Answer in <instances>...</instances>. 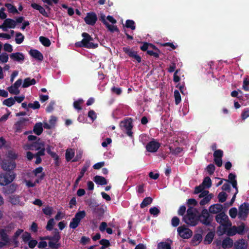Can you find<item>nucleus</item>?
<instances>
[{
	"label": "nucleus",
	"instance_id": "1",
	"mask_svg": "<svg viewBox=\"0 0 249 249\" xmlns=\"http://www.w3.org/2000/svg\"><path fill=\"white\" fill-rule=\"evenodd\" d=\"M216 221L223 226L221 230V226L217 228V232L221 235L226 233L227 227L231 226V223L229 221L228 216L224 213L221 212L215 216Z\"/></svg>",
	"mask_w": 249,
	"mask_h": 249
},
{
	"label": "nucleus",
	"instance_id": "2",
	"mask_svg": "<svg viewBox=\"0 0 249 249\" xmlns=\"http://www.w3.org/2000/svg\"><path fill=\"white\" fill-rule=\"evenodd\" d=\"M83 39L77 42L75 45L79 47H84L87 49H95L98 47V44L94 42V39L88 33L84 32L82 34Z\"/></svg>",
	"mask_w": 249,
	"mask_h": 249
},
{
	"label": "nucleus",
	"instance_id": "3",
	"mask_svg": "<svg viewBox=\"0 0 249 249\" xmlns=\"http://www.w3.org/2000/svg\"><path fill=\"white\" fill-rule=\"evenodd\" d=\"M61 239V235L58 229H55L53 236H44L42 240H48L49 247L52 249H58L61 247V244L59 243Z\"/></svg>",
	"mask_w": 249,
	"mask_h": 249
},
{
	"label": "nucleus",
	"instance_id": "4",
	"mask_svg": "<svg viewBox=\"0 0 249 249\" xmlns=\"http://www.w3.org/2000/svg\"><path fill=\"white\" fill-rule=\"evenodd\" d=\"M198 215V220L202 224L206 226L211 225L213 220V216L210 214V212L206 209L204 208Z\"/></svg>",
	"mask_w": 249,
	"mask_h": 249
},
{
	"label": "nucleus",
	"instance_id": "5",
	"mask_svg": "<svg viewBox=\"0 0 249 249\" xmlns=\"http://www.w3.org/2000/svg\"><path fill=\"white\" fill-rule=\"evenodd\" d=\"M16 176L14 172H5L0 174V185L6 186L11 183Z\"/></svg>",
	"mask_w": 249,
	"mask_h": 249
},
{
	"label": "nucleus",
	"instance_id": "6",
	"mask_svg": "<svg viewBox=\"0 0 249 249\" xmlns=\"http://www.w3.org/2000/svg\"><path fill=\"white\" fill-rule=\"evenodd\" d=\"M120 125L122 128L125 129L128 136L130 137L132 136L133 132H132V129L133 128V125L132 119L131 118H130L122 121Z\"/></svg>",
	"mask_w": 249,
	"mask_h": 249
},
{
	"label": "nucleus",
	"instance_id": "7",
	"mask_svg": "<svg viewBox=\"0 0 249 249\" xmlns=\"http://www.w3.org/2000/svg\"><path fill=\"white\" fill-rule=\"evenodd\" d=\"M183 220L189 226H195L199 222L198 215H197L196 213L189 215H184L183 217Z\"/></svg>",
	"mask_w": 249,
	"mask_h": 249
},
{
	"label": "nucleus",
	"instance_id": "8",
	"mask_svg": "<svg viewBox=\"0 0 249 249\" xmlns=\"http://www.w3.org/2000/svg\"><path fill=\"white\" fill-rule=\"evenodd\" d=\"M249 213V204L244 202L239 207L238 217L245 220Z\"/></svg>",
	"mask_w": 249,
	"mask_h": 249
},
{
	"label": "nucleus",
	"instance_id": "9",
	"mask_svg": "<svg viewBox=\"0 0 249 249\" xmlns=\"http://www.w3.org/2000/svg\"><path fill=\"white\" fill-rule=\"evenodd\" d=\"M178 232L179 236L184 239H188L193 235L192 231L183 225L178 228Z\"/></svg>",
	"mask_w": 249,
	"mask_h": 249
},
{
	"label": "nucleus",
	"instance_id": "10",
	"mask_svg": "<svg viewBox=\"0 0 249 249\" xmlns=\"http://www.w3.org/2000/svg\"><path fill=\"white\" fill-rule=\"evenodd\" d=\"M123 51L130 57L135 60L138 63L141 62L142 58L139 55L137 54V52L133 51L132 49H130L128 47H123Z\"/></svg>",
	"mask_w": 249,
	"mask_h": 249
},
{
	"label": "nucleus",
	"instance_id": "11",
	"mask_svg": "<svg viewBox=\"0 0 249 249\" xmlns=\"http://www.w3.org/2000/svg\"><path fill=\"white\" fill-rule=\"evenodd\" d=\"M16 26V21L11 18H6L2 25H0V29L6 32L8 30V28L14 29Z\"/></svg>",
	"mask_w": 249,
	"mask_h": 249
},
{
	"label": "nucleus",
	"instance_id": "12",
	"mask_svg": "<svg viewBox=\"0 0 249 249\" xmlns=\"http://www.w3.org/2000/svg\"><path fill=\"white\" fill-rule=\"evenodd\" d=\"M97 19V15L94 12L88 13L84 18L86 23L91 26L94 25Z\"/></svg>",
	"mask_w": 249,
	"mask_h": 249
},
{
	"label": "nucleus",
	"instance_id": "13",
	"mask_svg": "<svg viewBox=\"0 0 249 249\" xmlns=\"http://www.w3.org/2000/svg\"><path fill=\"white\" fill-rule=\"evenodd\" d=\"M16 163L14 160H4L2 163V168L6 172H14L16 167Z\"/></svg>",
	"mask_w": 249,
	"mask_h": 249
},
{
	"label": "nucleus",
	"instance_id": "14",
	"mask_svg": "<svg viewBox=\"0 0 249 249\" xmlns=\"http://www.w3.org/2000/svg\"><path fill=\"white\" fill-rule=\"evenodd\" d=\"M160 146V143L155 140L149 142L146 145V149L148 152L154 153L157 151Z\"/></svg>",
	"mask_w": 249,
	"mask_h": 249
},
{
	"label": "nucleus",
	"instance_id": "15",
	"mask_svg": "<svg viewBox=\"0 0 249 249\" xmlns=\"http://www.w3.org/2000/svg\"><path fill=\"white\" fill-rule=\"evenodd\" d=\"M17 188V184L13 183L9 185H7L3 187L2 189V192L5 195L12 194L16 192Z\"/></svg>",
	"mask_w": 249,
	"mask_h": 249
},
{
	"label": "nucleus",
	"instance_id": "16",
	"mask_svg": "<svg viewBox=\"0 0 249 249\" xmlns=\"http://www.w3.org/2000/svg\"><path fill=\"white\" fill-rule=\"evenodd\" d=\"M92 212L94 217H96L97 219H101L103 217L105 213L103 207L100 206L99 205L93 209Z\"/></svg>",
	"mask_w": 249,
	"mask_h": 249
},
{
	"label": "nucleus",
	"instance_id": "17",
	"mask_svg": "<svg viewBox=\"0 0 249 249\" xmlns=\"http://www.w3.org/2000/svg\"><path fill=\"white\" fill-rule=\"evenodd\" d=\"M10 57L14 61H16L19 63H22L25 59L24 55L21 53H15L10 54Z\"/></svg>",
	"mask_w": 249,
	"mask_h": 249
},
{
	"label": "nucleus",
	"instance_id": "18",
	"mask_svg": "<svg viewBox=\"0 0 249 249\" xmlns=\"http://www.w3.org/2000/svg\"><path fill=\"white\" fill-rule=\"evenodd\" d=\"M44 146V142L40 141V139L39 138H38V139L32 142L30 145H29V149L31 150H39L41 148V147Z\"/></svg>",
	"mask_w": 249,
	"mask_h": 249
},
{
	"label": "nucleus",
	"instance_id": "19",
	"mask_svg": "<svg viewBox=\"0 0 249 249\" xmlns=\"http://www.w3.org/2000/svg\"><path fill=\"white\" fill-rule=\"evenodd\" d=\"M0 239L1 242L6 245L10 243V238L6 233V230L4 229H0Z\"/></svg>",
	"mask_w": 249,
	"mask_h": 249
},
{
	"label": "nucleus",
	"instance_id": "20",
	"mask_svg": "<svg viewBox=\"0 0 249 249\" xmlns=\"http://www.w3.org/2000/svg\"><path fill=\"white\" fill-rule=\"evenodd\" d=\"M29 54L34 58L38 61H42L43 59V54L37 50H30V51H29Z\"/></svg>",
	"mask_w": 249,
	"mask_h": 249
},
{
	"label": "nucleus",
	"instance_id": "21",
	"mask_svg": "<svg viewBox=\"0 0 249 249\" xmlns=\"http://www.w3.org/2000/svg\"><path fill=\"white\" fill-rule=\"evenodd\" d=\"M234 247L236 249H247L248 243L244 239H239L234 243Z\"/></svg>",
	"mask_w": 249,
	"mask_h": 249
},
{
	"label": "nucleus",
	"instance_id": "22",
	"mask_svg": "<svg viewBox=\"0 0 249 249\" xmlns=\"http://www.w3.org/2000/svg\"><path fill=\"white\" fill-rule=\"evenodd\" d=\"M24 232L23 230L18 229L14 233L12 236V241L15 245V247H17L19 245V242L18 241V237L21 235L22 233Z\"/></svg>",
	"mask_w": 249,
	"mask_h": 249
},
{
	"label": "nucleus",
	"instance_id": "23",
	"mask_svg": "<svg viewBox=\"0 0 249 249\" xmlns=\"http://www.w3.org/2000/svg\"><path fill=\"white\" fill-rule=\"evenodd\" d=\"M223 209L222 205L217 203L213 205H211L209 207V212L211 213H220V212Z\"/></svg>",
	"mask_w": 249,
	"mask_h": 249
},
{
	"label": "nucleus",
	"instance_id": "24",
	"mask_svg": "<svg viewBox=\"0 0 249 249\" xmlns=\"http://www.w3.org/2000/svg\"><path fill=\"white\" fill-rule=\"evenodd\" d=\"M31 7L36 9L38 10L39 13L45 17H48L49 15L47 13V12L45 11V9L44 7L41 6V5L36 3H33L31 5Z\"/></svg>",
	"mask_w": 249,
	"mask_h": 249
},
{
	"label": "nucleus",
	"instance_id": "25",
	"mask_svg": "<svg viewBox=\"0 0 249 249\" xmlns=\"http://www.w3.org/2000/svg\"><path fill=\"white\" fill-rule=\"evenodd\" d=\"M89 167V165H85L81 169L79 174L78 176V177L75 180L74 184V187H76L78 185V183L80 181V180L81 179L82 177L84 176L85 172L88 170V168Z\"/></svg>",
	"mask_w": 249,
	"mask_h": 249
},
{
	"label": "nucleus",
	"instance_id": "26",
	"mask_svg": "<svg viewBox=\"0 0 249 249\" xmlns=\"http://www.w3.org/2000/svg\"><path fill=\"white\" fill-rule=\"evenodd\" d=\"M233 242L232 239L230 237H226L222 242V247L223 249L231 248L232 247Z\"/></svg>",
	"mask_w": 249,
	"mask_h": 249
},
{
	"label": "nucleus",
	"instance_id": "27",
	"mask_svg": "<svg viewBox=\"0 0 249 249\" xmlns=\"http://www.w3.org/2000/svg\"><path fill=\"white\" fill-rule=\"evenodd\" d=\"M94 181L98 185H105L107 183V179L103 177L96 176L94 177Z\"/></svg>",
	"mask_w": 249,
	"mask_h": 249
},
{
	"label": "nucleus",
	"instance_id": "28",
	"mask_svg": "<svg viewBox=\"0 0 249 249\" xmlns=\"http://www.w3.org/2000/svg\"><path fill=\"white\" fill-rule=\"evenodd\" d=\"M202 240V235L200 233H196L192 239V244L193 246L198 245Z\"/></svg>",
	"mask_w": 249,
	"mask_h": 249
},
{
	"label": "nucleus",
	"instance_id": "29",
	"mask_svg": "<svg viewBox=\"0 0 249 249\" xmlns=\"http://www.w3.org/2000/svg\"><path fill=\"white\" fill-rule=\"evenodd\" d=\"M42 124L40 122L36 123L34 126L33 131L37 135H40L43 132Z\"/></svg>",
	"mask_w": 249,
	"mask_h": 249
},
{
	"label": "nucleus",
	"instance_id": "30",
	"mask_svg": "<svg viewBox=\"0 0 249 249\" xmlns=\"http://www.w3.org/2000/svg\"><path fill=\"white\" fill-rule=\"evenodd\" d=\"M36 83V80L35 79H31L30 77L26 78L23 81L22 84L23 88H27L31 85H35Z\"/></svg>",
	"mask_w": 249,
	"mask_h": 249
},
{
	"label": "nucleus",
	"instance_id": "31",
	"mask_svg": "<svg viewBox=\"0 0 249 249\" xmlns=\"http://www.w3.org/2000/svg\"><path fill=\"white\" fill-rule=\"evenodd\" d=\"M214 231H210L206 235L204 239L205 244H210L214 238Z\"/></svg>",
	"mask_w": 249,
	"mask_h": 249
},
{
	"label": "nucleus",
	"instance_id": "32",
	"mask_svg": "<svg viewBox=\"0 0 249 249\" xmlns=\"http://www.w3.org/2000/svg\"><path fill=\"white\" fill-rule=\"evenodd\" d=\"M160 51L155 46V49H151L147 50L146 53L150 56H153L155 58L159 57Z\"/></svg>",
	"mask_w": 249,
	"mask_h": 249
},
{
	"label": "nucleus",
	"instance_id": "33",
	"mask_svg": "<svg viewBox=\"0 0 249 249\" xmlns=\"http://www.w3.org/2000/svg\"><path fill=\"white\" fill-rule=\"evenodd\" d=\"M9 201L14 205L18 204L20 202L19 196L18 195H11L9 196Z\"/></svg>",
	"mask_w": 249,
	"mask_h": 249
},
{
	"label": "nucleus",
	"instance_id": "34",
	"mask_svg": "<svg viewBox=\"0 0 249 249\" xmlns=\"http://www.w3.org/2000/svg\"><path fill=\"white\" fill-rule=\"evenodd\" d=\"M74 156V152L72 149H68L65 153L66 160L67 161L71 160Z\"/></svg>",
	"mask_w": 249,
	"mask_h": 249
},
{
	"label": "nucleus",
	"instance_id": "35",
	"mask_svg": "<svg viewBox=\"0 0 249 249\" xmlns=\"http://www.w3.org/2000/svg\"><path fill=\"white\" fill-rule=\"evenodd\" d=\"M152 201L153 199L151 197H146L141 203L140 207L142 209L145 208L148 205L150 204L152 202Z\"/></svg>",
	"mask_w": 249,
	"mask_h": 249
},
{
	"label": "nucleus",
	"instance_id": "36",
	"mask_svg": "<svg viewBox=\"0 0 249 249\" xmlns=\"http://www.w3.org/2000/svg\"><path fill=\"white\" fill-rule=\"evenodd\" d=\"M86 203L92 210L99 205L94 199H88Z\"/></svg>",
	"mask_w": 249,
	"mask_h": 249
},
{
	"label": "nucleus",
	"instance_id": "37",
	"mask_svg": "<svg viewBox=\"0 0 249 249\" xmlns=\"http://www.w3.org/2000/svg\"><path fill=\"white\" fill-rule=\"evenodd\" d=\"M39 41L45 47H49L51 45V42L48 38L41 36L39 37Z\"/></svg>",
	"mask_w": 249,
	"mask_h": 249
},
{
	"label": "nucleus",
	"instance_id": "38",
	"mask_svg": "<svg viewBox=\"0 0 249 249\" xmlns=\"http://www.w3.org/2000/svg\"><path fill=\"white\" fill-rule=\"evenodd\" d=\"M140 49L143 52H147L149 49H155V45L151 43L144 42L143 44L141 46Z\"/></svg>",
	"mask_w": 249,
	"mask_h": 249
},
{
	"label": "nucleus",
	"instance_id": "39",
	"mask_svg": "<svg viewBox=\"0 0 249 249\" xmlns=\"http://www.w3.org/2000/svg\"><path fill=\"white\" fill-rule=\"evenodd\" d=\"M5 6L8 9V12L13 14H18L16 7L10 3H5Z\"/></svg>",
	"mask_w": 249,
	"mask_h": 249
},
{
	"label": "nucleus",
	"instance_id": "40",
	"mask_svg": "<svg viewBox=\"0 0 249 249\" xmlns=\"http://www.w3.org/2000/svg\"><path fill=\"white\" fill-rule=\"evenodd\" d=\"M202 185L204 188H210L212 186V181L210 177H206L204 178Z\"/></svg>",
	"mask_w": 249,
	"mask_h": 249
},
{
	"label": "nucleus",
	"instance_id": "41",
	"mask_svg": "<svg viewBox=\"0 0 249 249\" xmlns=\"http://www.w3.org/2000/svg\"><path fill=\"white\" fill-rule=\"evenodd\" d=\"M83 102L84 100L82 98L78 99L77 101L73 102V107L78 111L82 110V108L80 105L83 103Z\"/></svg>",
	"mask_w": 249,
	"mask_h": 249
},
{
	"label": "nucleus",
	"instance_id": "42",
	"mask_svg": "<svg viewBox=\"0 0 249 249\" xmlns=\"http://www.w3.org/2000/svg\"><path fill=\"white\" fill-rule=\"evenodd\" d=\"M171 243L166 242H161L158 244L159 249H171Z\"/></svg>",
	"mask_w": 249,
	"mask_h": 249
},
{
	"label": "nucleus",
	"instance_id": "43",
	"mask_svg": "<svg viewBox=\"0 0 249 249\" xmlns=\"http://www.w3.org/2000/svg\"><path fill=\"white\" fill-rule=\"evenodd\" d=\"M226 232L227 233V234L230 236L235 235L237 233L236 226H233V227L229 228H228V227H227Z\"/></svg>",
	"mask_w": 249,
	"mask_h": 249
},
{
	"label": "nucleus",
	"instance_id": "44",
	"mask_svg": "<svg viewBox=\"0 0 249 249\" xmlns=\"http://www.w3.org/2000/svg\"><path fill=\"white\" fill-rule=\"evenodd\" d=\"M24 36L20 32L16 33L15 41L17 44H20L22 43L24 40Z\"/></svg>",
	"mask_w": 249,
	"mask_h": 249
},
{
	"label": "nucleus",
	"instance_id": "45",
	"mask_svg": "<svg viewBox=\"0 0 249 249\" xmlns=\"http://www.w3.org/2000/svg\"><path fill=\"white\" fill-rule=\"evenodd\" d=\"M15 103V100L14 98L10 97L4 100L3 102V104L8 107H10Z\"/></svg>",
	"mask_w": 249,
	"mask_h": 249
},
{
	"label": "nucleus",
	"instance_id": "46",
	"mask_svg": "<svg viewBox=\"0 0 249 249\" xmlns=\"http://www.w3.org/2000/svg\"><path fill=\"white\" fill-rule=\"evenodd\" d=\"M86 216V212L85 211H81L77 212L74 216V217H75L76 219H77L80 222L81 221V219L84 218Z\"/></svg>",
	"mask_w": 249,
	"mask_h": 249
},
{
	"label": "nucleus",
	"instance_id": "47",
	"mask_svg": "<svg viewBox=\"0 0 249 249\" xmlns=\"http://www.w3.org/2000/svg\"><path fill=\"white\" fill-rule=\"evenodd\" d=\"M135 22L133 20L127 19L125 21V27L127 28H130L132 30H134L136 28L135 25Z\"/></svg>",
	"mask_w": 249,
	"mask_h": 249
},
{
	"label": "nucleus",
	"instance_id": "48",
	"mask_svg": "<svg viewBox=\"0 0 249 249\" xmlns=\"http://www.w3.org/2000/svg\"><path fill=\"white\" fill-rule=\"evenodd\" d=\"M228 195L225 192H221L218 195V199L219 202L221 203L224 202L227 198Z\"/></svg>",
	"mask_w": 249,
	"mask_h": 249
},
{
	"label": "nucleus",
	"instance_id": "49",
	"mask_svg": "<svg viewBox=\"0 0 249 249\" xmlns=\"http://www.w3.org/2000/svg\"><path fill=\"white\" fill-rule=\"evenodd\" d=\"M80 221L73 217L70 223V227L72 229H75L79 225Z\"/></svg>",
	"mask_w": 249,
	"mask_h": 249
},
{
	"label": "nucleus",
	"instance_id": "50",
	"mask_svg": "<svg viewBox=\"0 0 249 249\" xmlns=\"http://www.w3.org/2000/svg\"><path fill=\"white\" fill-rule=\"evenodd\" d=\"M55 224V222L54 221L53 218H51L50 219L47 224V225L46 226V229L47 231H51L53 229V227Z\"/></svg>",
	"mask_w": 249,
	"mask_h": 249
},
{
	"label": "nucleus",
	"instance_id": "51",
	"mask_svg": "<svg viewBox=\"0 0 249 249\" xmlns=\"http://www.w3.org/2000/svg\"><path fill=\"white\" fill-rule=\"evenodd\" d=\"M21 235V238H22V241L25 243H26V242H28L29 241H30L31 239V234L27 231H25Z\"/></svg>",
	"mask_w": 249,
	"mask_h": 249
},
{
	"label": "nucleus",
	"instance_id": "52",
	"mask_svg": "<svg viewBox=\"0 0 249 249\" xmlns=\"http://www.w3.org/2000/svg\"><path fill=\"white\" fill-rule=\"evenodd\" d=\"M212 194H210L208 196H205L199 202V204L201 206H204L207 204L212 199Z\"/></svg>",
	"mask_w": 249,
	"mask_h": 249
},
{
	"label": "nucleus",
	"instance_id": "53",
	"mask_svg": "<svg viewBox=\"0 0 249 249\" xmlns=\"http://www.w3.org/2000/svg\"><path fill=\"white\" fill-rule=\"evenodd\" d=\"M100 244L102 245L101 247V249H105L106 248L110 246L109 241L105 239H103L100 241Z\"/></svg>",
	"mask_w": 249,
	"mask_h": 249
},
{
	"label": "nucleus",
	"instance_id": "54",
	"mask_svg": "<svg viewBox=\"0 0 249 249\" xmlns=\"http://www.w3.org/2000/svg\"><path fill=\"white\" fill-rule=\"evenodd\" d=\"M53 211V208L48 205L42 209V212L43 213L46 215L49 216H50L52 214Z\"/></svg>",
	"mask_w": 249,
	"mask_h": 249
},
{
	"label": "nucleus",
	"instance_id": "55",
	"mask_svg": "<svg viewBox=\"0 0 249 249\" xmlns=\"http://www.w3.org/2000/svg\"><path fill=\"white\" fill-rule=\"evenodd\" d=\"M174 97L175 99V103L178 105L181 101V96L178 90L174 91Z\"/></svg>",
	"mask_w": 249,
	"mask_h": 249
},
{
	"label": "nucleus",
	"instance_id": "56",
	"mask_svg": "<svg viewBox=\"0 0 249 249\" xmlns=\"http://www.w3.org/2000/svg\"><path fill=\"white\" fill-rule=\"evenodd\" d=\"M23 121H19L15 124L16 131L20 132L23 127Z\"/></svg>",
	"mask_w": 249,
	"mask_h": 249
},
{
	"label": "nucleus",
	"instance_id": "57",
	"mask_svg": "<svg viewBox=\"0 0 249 249\" xmlns=\"http://www.w3.org/2000/svg\"><path fill=\"white\" fill-rule=\"evenodd\" d=\"M106 26L108 29V30L112 33L114 32H118L119 31L116 26L110 25L108 23H107Z\"/></svg>",
	"mask_w": 249,
	"mask_h": 249
},
{
	"label": "nucleus",
	"instance_id": "58",
	"mask_svg": "<svg viewBox=\"0 0 249 249\" xmlns=\"http://www.w3.org/2000/svg\"><path fill=\"white\" fill-rule=\"evenodd\" d=\"M242 88L245 91H249V79L247 78L244 79Z\"/></svg>",
	"mask_w": 249,
	"mask_h": 249
},
{
	"label": "nucleus",
	"instance_id": "59",
	"mask_svg": "<svg viewBox=\"0 0 249 249\" xmlns=\"http://www.w3.org/2000/svg\"><path fill=\"white\" fill-rule=\"evenodd\" d=\"M149 213L154 216H157L160 213V211L157 207H154L149 209Z\"/></svg>",
	"mask_w": 249,
	"mask_h": 249
},
{
	"label": "nucleus",
	"instance_id": "60",
	"mask_svg": "<svg viewBox=\"0 0 249 249\" xmlns=\"http://www.w3.org/2000/svg\"><path fill=\"white\" fill-rule=\"evenodd\" d=\"M8 60V55L6 53H2L0 54V62L6 63Z\"/></svg>",
	"mask_w": 249,
	"mask_h": 249
},
{
	"label": "nucleus",
	"instance_id": "61",
	"mask_svg": "<svg viewBox=\"0 0 249 249\" xmlns=\"http://www.w3.org/2000/svg\"><path fill=\"white\" fill-rule=\"evenodd\" d=\"M237 210L236 208H232L229 211V214L230 216L232 218H234L236 217L237 215Z\"/></svg>",
	"mask_w": 249,
	"mask_h": 249
},
{
	"label": "nucleus",
	"instance_id": "62",
	"mask_svg": "<svg viewBox=\"0 0 249 249\" xmlns=\"http://www.w3.org/2000/svg\"><path fill=\"white\" fill-rule=\"evenodd\" d=\"M7 89L11 94L17 95L20 92L19 89H15V88H14L13 85L8 87Z\"/></svg>",
	"mask_w": 249,
	"mask_h": 249
},
{
	"label": "nucleus",
	"instance_id": "63",
	"mask_svg": "<svg viewBox=\"0 0 249 249\" xmlns=\"http://www.w3.org/2000/svg\"><path fill=\"white\" fill-rule=\"evenodd\" d=\"M7 156L10 159L12 160H14L18 158L17 154L12 150L8 151Z\"/></svg>",
	"mask_w": 249,
	"mask_h": 249
},
{
	"label": "nucleus",
	"instance_id": "64",
	"mask_svg": "<svg viewBox=\"0 0 249 249\" xmlns=\"http://www.w3.org/2000/svg\"><path fill=\"white\" fill-rule=\"evenodd\" d=\"M215 169V166L213 164H210L207 167V171L210 175L213 174Z\"/></svg>",
	"mask_w": 249,
	"mask_h": 249
}]
</instances>
